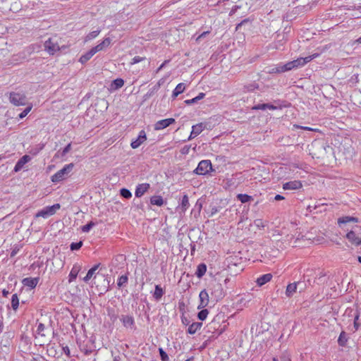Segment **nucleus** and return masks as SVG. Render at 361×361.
I'll list each match as a JSON object with an SVG mask.
<instances>
[{
    "instance_id": "f8f14e48",
    "label": "nucleus",
    "mask_w": 361,
    "mask_h": 361,
    "mask_svg": "<svg viewBox=\"0 0 361 361\" xmlns=\"http://www.w3.org/2000/svg\"><path fill=\"white\" fill-rule=\"evenodd\" d=\"M111 40L109 37L104 39L99 44L91 49L92 52L95 54L96 53L104 50L111 44Z\"/></svg>"
},
{
    "instance_id": "13d9d810",
    "label": "nucleus",
    "mask_w": 361,
    "mask_h": 361,
    "mask_svg": "<svg viewBox=\"0 0 361 361\" xmlns=\"http://www.w3.org/2000/svg\"><path fill=\"white\" fill-rule=\"evenodd\" d=\"M281 361H291L289 356L288 355H283L282 357H281Z\"/></svg>"
},
{
    "instance_id": "c9c22d12",
    "label": "nucleus",
    "mask_w": 361,
    "mask_h": 361,
    "mask_svg": "<svg viewBox=\"0 0 361 361\" xmlns=\"http://www.w3.org/2000/svg\"><path fill=\"white\" fill-rule=\"evenodd\" d=\"M101 30L98 29L97 30L92 31L90 32L85 38V42H88L90 40H92L93 39L96 38L100 33Z\"/></svg>"
},
{
    "instance_id": "09e8293b",
    "label": "nucleus",
    "mask_w": 361,
    "mask_h": 361,
    "mask_svg": "<svg viewBox=\"0 0 361 361\" xmlns=\"http://www.w3.org/2000/svg\"><path fill=\"white\" fill-rule=\"evenodd\" d=\"M159 354L162 361H169V356L162 349L159 348Z\"/></svg>"
},
{
    "instance_id": "4be33fe9",
    "label": "nucleus",
    "mask_w": 361,
    "mask_h": 361,
    "mask_svg": "<svg viewBox=\"0 0 361 361\" xmlns=\"http://www.w3.org/2000/svg\"><path fill=\"white\" fill-rule=\"evenodd\" d=\"M186 85L185 83L180 82L176 85L175 89L173 91L172 96L173 97H178L180 94L184 92L185 90Z\"/></svg>"
},
{
    "instance_id": "a19ab883",
    "label": "nucleus",
    "mask_w": 361,
    "mask_h": 361,
    "mask_svg": "<svg viewBox=\"0 0 361 361\" xmlns=\"http://www.w3.org/2000/svg\"><path fill=\"white\" fill-rule=\"evenodd\" d=\"M120 194L123 197L126 198V199H129L132 197L131 192L128 189H126V188H122L120 190Z\"/></svg>"
},
{
    "instance_id": "9d476101",
    "label": "nucleus",
    "mask_w": 361,
    "mask_h": 361,
    "mask_svg": "<svg viewBox=\"0 0 361 361\" xmlns=\"http://www.w3.org/2000/svg\"><path fill=\"white\" fill-rule=\"evenodd\" d=\"M173 123H175V119L172 118L158 121L154 124V130H163Z\"/></svg>"
},
{
    "instance_id": "bf43d9fd",
    "label": "nucleus",
    "mask_w": 361,
    "mask_h": 361,
    "mask_svg": "<svg viewBox=\"0 0 361 361\" xmlns=\"http://www.w3.org/2000/svg\"><path fill=\"white\" fill-rule=\"evenodd\" d=\"M296 128H302V129L305 130H314L313 128H310V127H307V126H297Z\"/></svg>"
},
{
    "instance_id": "f3484780",
    "label": "nucleus",
    "mask_w": 361,
    "mask_h": 361,
    "mask_svg": "<svg viewBox=\"0 0 361 361\" xmlns=\"http://www.w3.org/2000/svg\"><path fill=\"white\" fill-rule=\"evenodd\" d=\"M302 186V183L300 180H292L285 183L283 185V190H298L301 188Z\"/></svg>"
},
{
    "instance_id": "393cba45",
    "label": "nucleus",
    "mask_w": 361,
    "mask_h": 361,
    "mask_svg": "<svg viewBox=\"0 0 361 361\" xmlns=\"http://www.w3.org/2000/svg\"><path fill=\"white\" fill-rule=\"evenodd\" d=\"M99 266V264H96L87 271L86 276L83 278V281L85 282L89 281V280L93 277V276L95 274V272L97 270Z\"/></svg>"
},
{
    "instance_id": "c85d7f7f",
    "label": "nucleus",
    "mask_w": 361,
    "mask_h": 361,
    "mask_svg": "<svg viewBox=\"0 0 361 361\" xmlns=\"http://www.w3.org/2000/svg\"><path fill=\"white\" fill-rule=\"evenodd\" d=\"M215 290H214V295L216 297V300L221 299L224 297L223 288L221 284H216L214 286Z\"/></svg>"
},
{
    "instance_id": "338daca9",
    "label": "nucleus",
    "mask_w": 361,
    "mask_h": 361,
    "mask_svg": "<svg viewBox=\"0 0 361 361\" xmlns=\"http://www.w3.org/2000/svg\"><path fill=\"white\" fill-rule=\"evenodd\" d=\"M192 359H193V357H191L187 359L185 361H191V360H192Z\"/></svg>"
},
{
    "instance_id": "7c9ffc66",
    "label": "nucleus",
    "mask_w": 361,
    "mask_h": 361,
    "mask_svg": "<svg viewBox=\"0 0 361 361\" xmlns=\"http://www.w3.org/2000/svg\"><path fill=\"white\" fill-rule=\"evenodd\" d=\"M348 337L345 331H341L338 338V343L339 345L343 347L346 345Z\"/></svg>"
},
{
    "instance_id": "4468645a",
    "label": "nucleus",
    "mask_w": 361,
    "mask_h": 361,
    "mask_svg": "<svg viewBox=\"0 0 361 361\" xmlns=\"http://www.w3.org/2000/svg\"><path fill=\"white\" fill-rule=\"evenodd\" d=\"M150 188V185L149 183H145L138 184L136 186L135 191V195L137 197H142Z\"/></svg>"
},
{
    "instance_id": "f704fd0d",
    "label": "nucleus",
    "mask_w": 361,
    "mask_h": 361,
    "mask_svg": "<svg viewBox=\"0 0 361 361\" xmlns=\"http://www.w3.org/2000/svg\"><path fill=\"white\" fill-rule=\"evenodd\" d=\"M128 277L127 275H122L118 277L117 280V286L121 288V287L126 286L128 283Z\"/></svg>"
},
{
    "instance_id": "6e6552de",
    "label": "nucleus",
    "mask_w": 361,
    "mask_h": 361,
    "mask_svg": "<svg viewBox=\"0 0 361 361\" xmlns=\"http://www.w3.org/2000/svg\"><path fill=\"white\" fill-rule=\"evenodd\" d=\"M359 221L358 219L354 216H343L341 217H339L337 220V224L338 226L344 229L345 228L348 224L350 223H357Z\"/></svg>"
},
{
    "instance_id": "a18cd8bd",
    "label": "nucleus",
    "mask_w": 361,
    "mask_h": 361,
    "mask_svg": "<svg viewBox=\"0 0 361 361\" xmlns=\"http://www.w3.org/2000/svg\"><path fill=\"white\" fill-rule=\"evenodd\" d=\"M82 245V242L79 241L78 243H72L71 244V250H79Z\"/></svg>"
},
{
    "instance_id": "3c124183",
    "label": "nucleus",
    "mask_w": 361,
    "mask_h": 361,
    "mask_svg": "<svg viewBox=\"0 0 361 361\" xmlns=\"http://www.w3.org/2000/svg\"><path fill=\"white\" fill-rule=\"evenodd\" d=\"M190 149V145H185L184 146L181 150L180 152L182 154H188Z\"/></svg>"
},
{
    "instance_id": "774afa93",
    "label": "nucleus",
    "mask_w": 361,
    "mask_h": 361,
    "mask_svg": "<svg viewBox=\"0 0 361 361\" xmlns=\"http://www.w3.org/2000/svg\"><path fill=\"white\" fill-rule=\"evenodd\" d=\"M358 262L361 264V256L358 257Z\"/></svg>"
},
{
    "instance_id": "79ce46f5",
    "label": "nucleus",
    "mask_w": 361,
    "mask_h": 361,
    "mask_svg": "<svg viewBox=\"0 0 361 361\" xmlns=\"http://www.w3.org/2000/svg\"><path fill=\"white\" fill-rule=\"evenodd\" d=\"M209 314V311L207 309L202 310L197 314V317L200 320L204 321L206 319L207 315Z\"/></svg>"
},
{
    "instance_id": "f257e3e1",
    "label": "nucleus",
    "mask_w": 361,
    "mask_h": 361,
    "mask_svg": "<svg viewBox=\"0 0 361 361\" xmlns=\"http://www.w3.org/2000/svg\"><path fill=\"white\" fill-rule=\"evenodd\" d=\"M74 164L71 163L65 165L63 169L54 173L51 180L53 183H59L66 178L73 169Z\"/></svg>"
},
{
    "instance_id": "f03ea898",
    "label": "nucleus",
    "mask_w": 361,
    "mask_h": 361,
    "mask_svg": "<svg viewBox=\"0 0 361 361\" xmlns=\"http://www.w3.org/2000/svg\"><path fill=\"white\" fill-rule=\"evenodd\" d=\"M317 56V54H314L305 58H298L296 60H293L292 61L286 63V68H288V71H290L293 68L302 67L308 62H310V61H312L313 59L316 58Z\"/></svg>"
},
{
    "instance_id": "aec40b11",
    "label": "nucleus",
    "mask_w": 361,
    "mask_h": 361,
    "mask_svg": "<svg viewBox=\"0 0 361 361\" xmlns=\"http://www.w3.org/2000/svg\"><path fill=\"white\" fill-rule=\"evenodd\" d=\"M286 71H288V68H286V63H279L275 66L271 68L268 72L269 73H281Z\"/></svg>"
},
{
    "instance_id": "58836bf2",
    "label": "nucleus",
    "mask_w": 361,
    "mask_h": 361,
    "mask_svg": "<svg viewBox=\"0 0 361 361\" xmlns=\"http://www.w3.org/2000/svg\"><path fill=\"white\" fill-rule=\"evenodd\" d=\"M19 299L16 293L13 294L11 298V307L14 310L18 308Z\"/></svg>"
},
{
    "instance_id": "0e129e2a",
    "label": "nucleus",
    "mask_w": 361,
    "mask_h": 361,
    "mask_svg": "<svg viewBox=\"0 0 361 361\" xmlns=\"http://www.w3.org/2000/svg\"><path fill=\"white\" fill-rule=\"evenodd\" d=\"M4 330V323L1 320H0V334Z\"/></svg>"
},
{
    "instance_id": "c03bdc74",
    "label": "nucleus",
    "mask_w": 361,
    "mask_h": 361,
    "mask_svg": "<svg viewBox=\"0 0 361 361\" xmlns=\"http://www.w3.org/2000/svg\"><path fill=\"white\" fill-rule=\"evenodd\" d=\"M95 226V224L92 221H90V223H88L87 224L83 226L82 228H81V230L83 233H88L90 229Z\"/></svg>"
},
{
    "instance_id": "680f3d73",
    "label": "nucleus",
    "mask_w": 361,
    "mask_h": 361,
    "mask_svg": "<svg viewBox=\"0 0 361 361\" xmlns=\"http://www.w3.org/2000/svg\"><path fill=\"white\" fill-rule=\"evenodd\" d=\"M2 294L4 297H7L8 295L9 294V291L4 289L2 291Z\"/></svg>"
},
{
    "instance_id": "9b49d317",
    "label": "nucleus",
    "mask_w": 361,
    "mask_h": 361,
    "mask_svg": "<svg viewBox=\"0 0 361 361\" xmlns=\"http://www.w3.org/2000/svg\"><path fill=\"white\" fill-rule=\"evenodd\" d=\"M200 304L197 309H202L206 307L209 302V294L206 290H202L199 294Z\"/></svg>"
},
{
    "instance_id": "39448f33",
    "label": "nucleus",
    "mask_w": 361,
    "mask_h": 361,
    "mask_svg": "<svg viewBox=\"0 0 361 361\" xmlns=\"http://www.w3.org/2000/svg\"><path fill=\"white\" fill-rule=\"evenodd\" d=\"M61 207L59 204H54L51 206H47L43 208L42 210L39 211L36 214V217H42L44 219H47L52 215H54L57 210H59Z\"/></svg>"
},
{
    "instance_id": "4c0bfd02",
    "label": "nucleus",
    "mask_w": 361,
    "mask_h": 361,
    "mask_svg": "<svg viewBox=\"0 0 361 361\" xmlns=\"http://www.w3.org/2000/svg\"><path fill=\"white\" fill-rule=\"evenodd\" d=\"M237 198L239 201H240L242 203H246L252 200V196H250L246 194H238L237 195Z\"/></svg>"
},
{
    "instance_id": "b1692460",
    "label": "nucleus",
    "mask_w": 361,
    "mask_h": 361,
    "mask_svg": "<svg viewBox=\"0 0 361 361\" xmlns=\"http://www.w3.org/2000/svg\"><path fill=\"white\" fill-rule=\"evenodd\" d=\"M164 291L163 288L159 285L155 286V290L153 293V297L155 298L156 300H159L161 297L164 295Z\"/></svg>"
},
{
    "instance_id": "412c9836",
    "label": "nucleus",
    "mask_w": 361,
    "mask_h": 361,
    "mask_svg": "<svg viewBox=\"0 0 361 361\" xmlns=\"http://www.w3.org/2000/svg\"><path fill=\"white\" fill-rule=\"evenodd\" d=\"M271 279L272 275L271 274H266L261 276L257 279V283L258 286H262L267 283V282L270 281Z\"/></svg>"
},
{
    "instance_id": "72a5a7b5",
    "label": "nucleus",
    "mask_w": 361,
    "mask_h": 361,
    "mask_svg": "<svg viewBox=\"0 0 361 361\" xmlns=\"http://www.w3.org/2000/svg\"><path fill=\"white\" fill-rule=\"evenodd\" d=\"M206 271H207L206 265L204 264H200L197 267L195 274L198 278H201L204 275Z\"/></svg>"
},
{
    "instance_id": "1a4fd4ad",
    "label": "nucleus",
    "mask_w": 361,
    "mask_h": 361,
    "mask_svg": "<svg viewBox=\"0 0 361 361\" xmlns=\"http://www.w3.org/2000/svg\"><path fill=\"white\" fill-rule=\"evenodd\" d=\"M147 140V135L145 130H142L140 131L137 137L133 140L130 143V146L133 149L138 148L142 143Z\"/></svg>"
},
{
    "instance_id": "2eb2a0df",
    "label": "nucleus",
    "mask_w": 361,
    "mask_h": 361,
    "mask_svg": "<svg viewBox=\"0 0 361 361\" xmlns=\"http://www.w3.org/2000/svg\"><path fill=\"white\" fill-rule=\"evenodd\" d=\"M30 160L31 157L29 155L25 154L23 156L16 164L13 171L15 172L20 171L23 168L24 165L29 162Z\"/></svg>"
},
{
    "instance_id": "37998d69",
    "label": "nucleus",
    "mask_w": 361,
    "mask_h": 361,
    "mask_svg": "<svg viewBox=\"0 0 361 361\" xmlns=\"http://www.w3.org/2000/svg\"><path fill=\"white\" fill-rule=\"evenodd\" d=\"M32 108V105L30 104L28 106H27L18 116L19 118L22 119L25 118L31 111Z\"/></svg>"
},
{
    "instance_id": "8fccbe9b",
    "label": "nucleus",
    "mask_w": 361,
    "mask_h": 361,
    "mask_svg": "<svg viewBox=\"0 0 361 361\" xmlns=\"http://www.w3.org/2000/svg\"><path fill=\"white\" fill-rule=\"evenodd\" d=\"M266 104H259L252 107L254 110H266Z\"/></svg>"
},
{
    "instance_id": "5fc2aeb1",
    "label": "nucleus",
    "mask_w": 361,
    "mask_h": 361,
    "mask_svg": "<svg viewBox=\"0 0 361 361\" xmlns=\"http://www.w3.org/2000/svg\"><path fill=\"white\" fill-rule=\"evenodd\" d=\"M258 87V85L255 83L247 86V89L248 91H253L254 90L257 89Z\"/></svg>"
},
{
    "instance_id": "49530a36",
    "label": "nucleus",
    "mask_w": 361,
    "mask_h": 361,
    "mask_svg": "<svg viewBox=\"0 0 361 361\" xmlns=\"http://www.w3.org/2000/svg\"><path fill=\"white\" fill-rule=\"evenodd\" d=\"M359 317H360L359 312H356V314L355 315V318H354V322H353V325H354V328H355L354 331H357L360 327V324L357 322L359 319Z\"/></svg>"
},
{
    "instance_id": "ea45409f",
    "label": "nucleus",
    "mask_w": 361,
    "mask_h": 361,
    "mask_svg": "<svg viewBox=\"0 0 361 361\" xmlns=\"http://www.w3.org/2000/svg\"><path fill=\"white\" fill-rule=\"evenodd\" d=\"M44 329H45L44 324H43L42 323H39L38 324V326H37V331H36L37 335L38 336H41V337L45 336V334L44 333Z\"/></svg>"
},
{
    "instance_id": "423d86ee",
    "label": "nucleus",
    "mask_w": 361,
    "mask_h": 361,
    "mask_svg": "<svg viewBox=\"0 0 361 361\" xmlns=\"http://www.w3.org/2000/svg\"><path fill=\"white\" fill-rule=\"evenodd\" d=\"M44 49L51 55L59 51V45L57 40L54 38H49L44 42Z\"/></svg>"
},
{
    "instance_id": "a211bd4d",
    "label": "nucleus",
    "mask_w": 361,
    "mask_h": 361,
    "mask_svg": "<svg viewBox=\"0 0 361 361\" xmlns=\"http://www.w3.org/2000/svg\"><path fill=\"white\" fill-rule=\"evenodd\" d=\"M81 267H82L81 265L79 264H73V266L71 270V272L69 274V279H68L69 283H71L77 278L78 273L81 270Z\"/></svg>"
},
{
    "instance_id": "0eeeda50",
    "label": "nucleus",
    "mask_w": 361,
    "mask_h": 361,
    "mask_svg": "<svg viewBox=\"0 0 361 361\" xmlns=\"http://www.w3.org/2000/svg\"><path fill=\"white\" fill-rule=\"evenodd\" d=\"M345 238L353 245L359 246L361 245V234L356 233L354 231L348 232Z\"/></svg>"
},
{
    "instance_id": "e433bc0d",
    "label": "nucleus",
    "mask_w": 361,
    "mask_h": 361,
    "mask_svg": "<svg viewBox=\"0 0 361 361\" xmlns=\"http://www.w3.org/2000/svg\"><path fill=\"white\" fill-rule=\"evenodd\" d=\"M205 96V94L203 93V92H200L197 97L191 99H187L185 101V103L187 104H194L195 102H197V101L203 99Z\"/></svg>"
},
{
    "instance_id": "dca6fc26",
    "label": "nucleus",
    "mask_w": 361,
    "mask_h": 361,
    "mask_svg": "<svg viewBox=\"0 0 361 361\" xmlns=\"http://www.w3.org/2000/svg\"><path fill=\"white\" fill-rule=\"evenodd\" d=\"M123 325L126 328H129L130 329H133L135 321L134 318L130 315H121L120 318Z\"/></svg>"
},
{
    "instance_id": "a878e982",
    "label": "nucleus",
    "mask_w": 361,
    "mask_h": 361,
    "mask_svg": "<svg viewBox=\"0 0 361 361\" xmlns=\"http://www.w3.org/2000/svg\"><path fill=\"white\" fill-rule=\"evenodd\" d=\"M150 203L153 205L161 207L164 204V200L160 195H154L151 197Z\"/></svg>"
},
{
    "instance_id": "6ab92c4d",
    "label": "nucleus",
    "mask_w": 361,
    "mask_h": 361,
    "mask_svg": "<svg viewBox=\"0 0 361 361\" xmlns=\"http://www.w3.org/2000/svg\"><path fill=\"white\" fill-rule=\"evenodd\" d=\"M39 282L38 278H25L23 280V284L25 286L32 289L35 288Z\"/></svg>"
},
{
    "instance_id": "7ed1b4c3",
    "label": "nucleus",
    "mask_w": 361,
    "mask_h": 361,
    "mask_svg": "<svg viewBox=\"0 0 361 361\" xmlns=\"http://www.w3.org/2000/svg\"><path fill=\"white\" fill-rule=\"evenodd\" d=\"M9 101L14 106H24L26 104L27 97L23 92H13L9 94Z\"/></svg>"
},
{
    "instance_id": "e2e57ef3",
    "label": "nucleus",
    "mask_w": 361,
    "mask_h": 361,
    "mask_svg": "<svg viewBox=\"0 0 361 361\" xmlns=\"http://www.w3.org/2000/svg\"><path fill=\"white\" fill-rule=\"evenodd\" d=\"M167 63V61H165L157 69V71H159L160 70H161L164 66L166 65V63Z\"/></svg>"
},
{
    "instance_id": "2f4dec72",
    "label": "nucleus",
    "mask_w": 361,
    "mask_h": 361,
    "mask_svg": "<svg viewBox=\"0 0 361 361\" xmlns=\"http://www.w3.org/2000/svg\"><path fill=\"white\" fill-rule=\"evenodd\" d=\"M94 54L92 52V50L90 49L89 51L85 53V54L82 55L79 59V61L81 63H85L87 62L93 56Z\"/></svg>"
},
{
    "instance_id": "de8ad7c7",
    "label": "nucleus",
    "mask_w": 361,
    "mask_h": 361,
    "mask_svg": "<svg viewBox=\"0 0 361 361\" xmlns=\"http://www.w3.org/2000/svg\"><path fill=\"white\" fill-rule=\"evenodd\" d=\"M145 59V57H141L139 56H136L132 59V61L130 62V65H134L135 63H140Z\"/></svg>"
},
{
    "instance_id": "cd10ccee",
    "label": "nucleus",
    "mask_w": 361,
    "mask_h": 361,
    "mask_svg": "<svg viewBox=\"0 0 361 361\" xmlns=\"http://www.w3.org/2000/svg\"><path fill=\"white\" fill-rule=\"evenodd\" d=\"M124 85V80L121 78H117L113 80L111 85V90H118L121 87H122Z\"/></svg>"
},
{
    "instance_id": "4d7b16f0",
    "label": "nucleus",
    "mask_w": 361,
    "mask_h": 361,
    "mask_svg": "<svg viewBox=\"0 0 361 361\" xmlns=\"http://www.w3.org/2000/svg\"><path fill=\"white\" fill-rule=\"evenodd\" d=\"M63 351L68 356L70 355V349H69V348L68 346L63 347Z\"/></svg>"
},
{
    "instance_id": "bb28decb",
    "label": "nucleus",
    "mask_w": 361,
    "mask_h": 361,
    "mask_svg": "<svg viewBox=\"0 0 361 361\" xmlns=\"http://www.w3.org/2000/svg\"><path fill=\"white\" fill-rule=\"evenodd\" d=\"M297 290V283H290L287 286L286 290V294L288 297L292 296Z\"/></svg>"
},
{
    "instance_id": "c756f323",
    "label": "nucleus",
    "mask_w": 361,
    "mask_h": 361,
    "mask_svg": "<svg viewBox=\"0 0 361 361\" xmlns=\"http://www.w3.org/2000/svg\"><path fill=\"white\" fill-rule=\"evenodd\" d=\"M71 144L69 143L68 145H67L63 149L61 152V151H58L55 155H54V158H60V157H64L68 152H69V151L71 150Z\"/></svg>"
},
{
    "instance_id": "473e14b6",
    "label": "nucleus",
    "mask_w": 361,
    "mask_h": 361,
    "mask_svg": "<svg viewBox=\"0 0 361 361\" xmlns=\"http://www.w3.org/2000/svg\"><path fill=\"white\" fill-rule=\"evenodd\" d=\"M189 206H190V204H189L188 197L187 195H184L182 198L181 204H180L181 211L183 212H185L188 209Z\"/></svg>"
},
{
    "instance_id": "20e7f679",
    "label": "nucleus",
    "mask_w": 361,
    "mask_h": 361,
    "mask_svg": "<svg viewBox=\"0 0 361 361\" xmlns=\"http://www.w3.org/2000/svg\"><path fill=\"white\" fill-rule=\"evenodd\" d=\"M212 170V164L210 160L206 159L199 162L194 173L197 175L208 174Z\"/></svg>"
},
{
    "instance_id": "603ef678",
    "label": "nucleus",
    "mask_w": 361,
    "mask_h": 361,
    "mask_svg": "<svg viewBox=\"0 0 361 361\" xmlns=\"http://www.w3.org/2000/svg\"><path fill=\"white\" fill-rule=\"evenodd\" d=\"M216 324H219V322H216V319H214V320H213V321H212V322H211V323H209V325H208V328H209V331H211V329H216Z\"/></svg>"
},
{
    "instance_id": "5701e85b",
    "label": "nucleus",
    "mask_w": 361,
    "mask_h": 361,
    "mask_svg": "<svg viewBox=\"0 0 361 361\" xmlns=\"http://www.w3.org/2000/svg\"><path fill=\"white\" fill-rule=\"evenodd\" d=\"M202 326V323L201 322H194L191 325L189 326L188 332L190 334H195L198 330L201 329Z\"/></svg>"
},
{
    "instance_id": "6e6d98bb",
    "label": "nucleus",
    "mask_w": 361,
    "mask_h": 361,
    "mask_svg": "<svg viewBox=\"0 0 361 361\" xmlns=\"http://www.w3.org/2000/svg\"><path fill=\"white\" fill-rule=\"evenodd\" d=\"M209 33V31L203 32L201 35H200L197 39L196 41L199 42L202 37H204Z\"/></svg>"
},
{
    "instance_id": "69168bd1",
    "label": "nucleus",
    "mask_w": 361,
    "mask_h": 361,
    "mask_svg": "<svg viewBox=\"0 0 361 361\" xmlns=\"http://www.w3.org/2000/svg\"><path fill=\"white\" fill-rule=\"evenodd\" d=\"M357 42L360 44H361V37H359L357 39Z\"/></svg>"
},
{
    "instance_id": "052dcab7",
    "label": "nucleus",
    "mask_w": 361,
    "mask_h": 361,
    "mask_svg": "<svg viewBox=\"0 0 361 361\" xmlns=\"http://www.w3.org/2000/svg\"><path fill=\"white\" fill-rule=\"evenodd\" d=\"M274 199H275L276 200H277V201H278V200H283V199H284V197H283V196H282V195H276L275 196Z\"/></svg>"
},
{
    "instance_id": "ddd939ff",
    "label": "nucleus",
    "mask_w": 361,
    "mask_h": 361,
    "mask_svg": "<svg viewBox=\"0 0 361 361\" xmlns=\"http://www.w3.org/2000/svg\"><path fill=\"white\" fill-rule=\"evenodd\" d=\"M205 126L202 123H197L192 126V131L188 140H190L200 135L204 129Z\"/></svg>"
},
{
    "instance_id": "864d4df0",
    "label": "nucleus",
    "mask_w": 361,
    "mask_h": 361,
    "mask_svg": "<svg viewBox=\"0 0 361 361\" xmlns=\"http://www.w3.org/2000/svg\"><path fill=\"white\" fill-rule=\"evenodd\" d=\"M266 106H267L266 109H269V110H276V109H278L280 108L279 106H275V105H273L271 104H266Z\"/></svg>"
}]
</instances>
